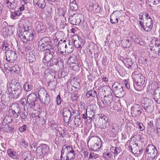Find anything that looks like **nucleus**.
I'll return each mask as SVG.
<instances>
[{"instance_id":"nucleus-49","label":"nucleus","mask_w":160,"mask_h":160,"mask_svg":"<svg viewBox=\"0 0 160 160\" xmlns=\"http://www.w3.org/2000/svg\"><path fill=\"white\" fill-rule=\"evenodd\" d=\"M58 63V62L57 58H52L51 59V62L49 64V65H48V66L51 67L54 65H56Z\"/></svg>"},{"instance_id":"nucleus-50","label":"nucleus","mask_w":160,"mask_h":160,"mask_svg":"<svg viewBox=\"0 0 160 160\" xmlns=\"http://www.w3.org/2000/svg\"><path fill=\"white\" fill-rule=\"evenodd\" d=\"M131 151L134 154H136L137 155L140 154V153L142 152V150L139 149L138 147L137 148H134L133 150H131Z\"/></svg>"},{"instance_id":"nucleus-40","label":"nucleus","mask_w":160,"mask_h":160,"mask_svg":"<svg viewBox=\"0 0 160 160\" xmlns=\"http://www.w3.org/2000/svg\"><path fill=\"white\" fill-rule=\"evenodd\" d=\"M110 125V122H102V124L100 126V128L103 129H105L109 127Z\"/></svg>"},{"instance_id":"nucleus-46","label":"nucleus","mask_w":160,"mask_h":160,"mask_svg":"<svg viewBox=\"0 0 160 160\" xmlns=\"http://www.w3.org/2000/svg\"><path fill=\"white\" fill-rule=\"evenodd\" d=\"M59 134L63 138H66L68 136L67 131L63 129L59 132Z\"/></svg>"},{"instance_id":"nucleus-25","label":"nucleus","mask_w":160,"mask_h":160,"mask_svg":"<svg viewBox=\"0 0 160 160\" xmlns=\"http://www.w3.org/2000/svg\"><path fill=\"white\" fill-rule=\"evenodd\" d=\"M15 28L13 26H8L5 30V32L4 34L6 36H8L12 35L14 31Z\"/></svg>"},{"instance_id":"nucleus-24","label":"nucleus","mask_w":160,"mask_h":160,"mask_svg":"<svg viewBox=\"0 0 160 160\" xmlns=\"http://www.w3.org/2000/svg\"><path fill=\"white\" fill-rule=\"evenodd\" d=\"M33 4L35 5H38L40 8H43L45 6L44 0H33Z\"/></svg>"},{"instance_id":"nucleus-55","label":"nucleus","mask_w":160,"mask_h":160,"mask_svg":"<svg viewBox=\"0 0 160 160\" xmlns=\"http://www.w3.org/2000/svg\"><path fill=\"white\" fill-rule=\"evenodd\" d=\"M95 112L92 111H88L87 110V113L88 116V118H89V119H90L92 118L94 115Z\"/></svg>"},{"instance_id":"nucleus-26","label":"nucleus","mask_w":160,"mask_h":160,"mask_svg":"<svg viewBox=\"0 0 160 160\" xmlns=\"http://www.w3.org/2000/svg\"><path fill=\"white\" fill-rule=\"evenodd\" d=\"M10 110L12 111L13 114H16V112H19L20 110L19 105L17 103L13 104L10 108Z\"/></svg>"},{"instance_id":"nucleus-57","label":"nucleus","mask_w":160,"mask_h":160,"mask_svg":"<svg viewBox=\"0 0 160 160\" xmlns=\"http://www.w3.org/2000/svg\"><path fill=\"white\" fill-rule=\"evenodd\" d=\"M14 3H15L14 2L13 3V2L12 3L11 2H10L9 1H7V6L9 8L11 9H13L14 8L13 4Z\"/></svg>"},{"instance_id":"nucleus-30","label":"nucleus","mask_w":160,"mask_h":160,"mask_svg":"<svg viewBox=\"0 0 160 160\" xmlns=\"http://www.w3.org/2000/svg\"><path fill=\"white\" fill-rule=\"evenodd\" d=\"M93 142L95 143L94 144V148L95 149L99 148V142L101 141L100 138L97 136H94L92 139Z\"/></svg>"},{"instance_id":"nucleus-61","label":"nucleus","mask_w":160,"mask_h":160,"mask_svg":"<svg viewBox=\"0 0 160 160\" xmlns=\"http://www.w3.org/2000/svg\"><path fill=\"white\" fill-rule=\"evenodd\" d=\"M147 3L152 7L153 5H155V3H154V0H147Z\"/></svg>"},{"instance_id":"nucleus-3","label":"nucleus","mask_w":160,"mask_h":160,"mask_svg":"<svg viewBox=\"0 0 160 160\" xmlns=\"http://www.w3.org/2000/svg\"><path fill=\"white\" fill-rule=\"evenodd\" d=\"M28 26L23 25L19 29L17 34L23 42L33 39V34L31 30H28Z\"/></svg>"},{"instance_id":"nucleus-52","label":"nucleus","mask_w":160,"mask_h":160,"mask_svg":"<svg viewBox=\"0 0 160 160\" xmlns=\"http://www.w3.org/2000/svg\"><path fill=\"white\" fill-rule=\"evenodd\" d=\"M41 24V23L39 22H37L35 23L36 29L38 31H40L42 29Z\"/></svg>"},{"instance_id":"nucleus-39","label":"nucleus","mask_w":160,"mask_h":160,"mask_svg":"<svg viewBox=\"0 0 160 160\" xmlns=\"http://www.w3.org/2000/svg\"><path fill=\"white\" fill-rule=\"evenodd\" d=\"M24 90L26 92H29L32 89V86L27 82H26L23 87Z\"/></svg>"},{"instance_id":"nucleus-14","label":"nucleus","mask_w":160,"mask_h":160,"mask_svg":"<svg viewBox=\"0 0 160 160\" xmlns=\"http://www.w3.org/2000/svg\"><path fill=\"white\" fill-rule=\"evenodd\" d=\"M140 106L137 104H134L131 108V114L132 116L136 117L139 116L142 113Z\"/></svg>"},{"instance_id":"nucleus-1","label":"nucleus","mask_w":160,"mask_h":160,"mask_svg":"<svg viewBox=\"0 0 160 160\" xmlns=\"http://www.w3.org/2000/svg\"><path fill=\"white\" fill-rule=\"evenodd\" d=\"M139 22L141 28L147 32L150 31L153 26V22L152 18L146 13L139 15Z\"/></svg>"},{"instance_id":"nucleus-63","label":"nucleus","mask_w":160,"mask_h":160,"mask_svg":"<svg viewBox=\"0 0 160 160\" xmlns=\"http://www.w3.org/2000/svg\"><path fill=\"white\" fill-rule=\"evenodd\" d=\"M20 102L22 105L24 106L27 103L26 98H23L21 99L20 101Z\"/></svg>"},{"instance_id":"nucleus-10","label":"nucleus","mask_w":160,"mask_h":160,"mask_svg":"<svg viewBox=\"0 0 160 160\" xmlns=\"http://www.w3.org/2000/svg\"><path fill=\"white\" fill-rule=\"evenodd\" d=\"M156 42L155 45L152 47L149 46L148 48V52L150 55L153 58H157L160 55V49L159 44H156Z\"/></svg>"},{"instance_id":"nucleus-13","label":"nucleus","mask_w":160,"mask_h":160,"mask_svg":"<svg viewBox=\"0 0 160 160\" xmlns=\"http://www.w3.org/2000/svg\"><path fill=\"white\" fill-rule=\"evenodd\" d=\"M49 147L48 145L42 144L37 148V152L40 156L44 155L48 153Z\"/></svg>"},{"instance_id":"nucleus-38","label":"nucleus","mask_w":160,"mask_h":160,"mask_svg":"<svg viewBox=\"0 0 160 160\" xmlns=\"http://www.w3.org/2000/svg\"><path fill=\"white\" fill-rule=\"evenodd\" d=\"M22 157L24 158L23 160H31L30 153L28 152H24L22 154Z\"/></svg>"},{"instance_id":"nucleus-15","label":"nucleus","mask_w":160,"mask_h":160,"mask_svg":"<svg viewBox=\"0 0 160 160\" xmlns=\"http://www.w3.org/2000/svg\"><path fill=\"white\" fill-rule=\"evenodd\" d=\"M121 15L120 12L118 11H114L110 15V22L112 24L117 23L118 18Z\"/></svg>"},{"instance_id":"nucleus-12","label":"nucleus","mask_w":160,"mask_h":160,"mask_svg":"<svg viewBox=\"0 0 160 160\" xmlns=\"http://www.w3.org/2000/svg\"><path fill=\"white\" fill-rule=\"evenodd\" d=\"M82 18V14L80 13L73 14L69 18L70 23L72 25H78L81 22V18Z\"/></svg>"},{"instance_id":"nucleus-47","label":"nucleus","mask_w":160,"mask_h":160,"mask_svg":"<svg viewBox=\"0 0 160 160\" xmlns=\"http://www.w3.org/2000/svg\"><path fill=\"white\" fill-rule=\"evenodd\" d=\"M2 49L3 50L6 51H9V50H8V45L7 42L4 41L3 42L2 47Z\"/></svg>"},{"instance_id":"nucleus-37","label":"nucleus","mask_w":160,"mask_h":160,"mask_svg":"<svg viewBox=\"0 0 160 160\" xmlns=\"http://www.w3.org/2000/svg\"><path fill=\"white\" fill-rule=\"evenodd\" d=\"M70 68L71 70L74 71H78L79 69V67L76 63L70 64Z\"/></svg>"},{"instance_id":"nucleus-5","label":"nucleus","mask_w":160,"mask_h":160,"mask_svg":"<svg viewBox=\"0 0 160 160\" xmlns=\"http://www.w3.org/2000/svg\"><path fill=\"white\" fill-rule=\"evenodd\" d=\"M61 151V158L62 160H73L75 156V152L70 146L64 145Z\"/></svg>"},{"instance_id":"nucleus-9","label":"nucleus","mask_w":160,"mask_h":160,"mask_svg":"<svg viewBox=\"0 0 160 160\" xmlns=\"http://www.w3.org/2000/svg\"><path fill=\"white\" fill-rule=\"evenodd\" d=\"M113 92L116 96L118 98L123 97L125 94L123 87L119 83H114L113 85Z\"/></svg>"},{"instance_id":"nucleus-11","label":"nucleus","mask_w":160,"mask_h":160,"mask_svg":"<svg viewBox=\"0 0 160 160\" xmlns=\"http://www.w3.org/2000/svg\"><path fill=\"white\" fill-rule=\"evenodd\" d=\"M6 60L8 62L13 63L16 60L17 55L16 52L11 50L6 52Z\"/></svg>"},{"instance_id":"nucleus-20","label":"nucleus","mask_w":160,"mask_h":160,"mask_svg":"<svg viewBox=\"0 0 160 160\" xmlns=\"http://www.w3.org/2000/svg\"><path fill=\"white\" fill-rule=\"evenodd\" d=\"M153 98L155 101L160 104V88L158 87L156 88L153 92Z\"/></svg>"},{"instance_id":"nucleus-22","label":"nucleus","mask_w":160,"mask_h":160,"mask_svg":"<svg viewBox=\"0 0 160 160\" xmlns=\"http://www.w3.org/2000/svg\"><path fill=\"white\" fill-rule=\"evenodd\" d=\"M125 61L126 62L125 66L128 69H134L137 68V64H134L132 63L131 58H127Z\"/></svg>"},{"instance_id":"nucleus-2","label":"nucleus","mask_w":160,"mask_h":160,"mask_svg":"<svg viewBox=\"0 0 160 160\" xmlns=\"http://www.w3.org/2000/svg\"><path fill=\"white\" fill-rule=\"evenodd\" d=\"M132 77L134 81L135 89L138 91H142L145 81V77L141 72L137 71L132 73Z\"/></svg>"},{"instance_id":"nucleus-35","label":"nucleus","mask_w":160,"mask_h":160,"mask_svg":"<svg viewBox=\"0 0 160 160\" xmlns=\"http://www.w3.org/2000/svg\"><path fill=\"white\" fill-rule=\"evenodd\" d=\"M20 70V68L18 65H15L12 67H11L10 70V72H13L16 73H18Z\"/></svg>"},{"instance_id":"nucleus-23","label":"nucleus","mask_w":160,"mask_h":160,"mask_svg":"<svg viewBox=\"0 0 160 160\" xmlns=\"http://www.w3.org/2000/svg\"><path fill=\"white\" fill-rule=\"evenodd\" d=\"M78 39L73 42L75 47L77 48L81 49L83 46V43L81 37H78Z\"/></svg>"},{"instance_id":"nucleus-27","label":"nucleus","mask_w":160,"mask_h":160,"mask_svg":"<svg viewBox=\"0 0 160 160\" xmlns=\"http://www.w3.org/2000/svg\"><path fill=\"white\" fill-rule=\"evenodd\" d=\"M74 46L72 44H70V42H68V44H67L66 49L64 52L66 53H71L73 50Z\"/></svg>"},{"instance_id":"nucleus-58","label":"nucleus","mask_w":160,"mask_h":160,"mask_svg":"<svg viewBox=\"0 0 160 160\" xmlns=\"http://www.w3.org/2000/svg\"><path fill=\"white\" fill-rule=\"evenodd\" d=\"M71 98L73 101H76L78 100V96L76 94H72Z\"/></svg>"},{"instance_id":"nucleus-28","label":"nucleus","mask_w":160,"mask_h":160,"mask_svg":"<svg viewBox=\"0 0 160 160\" xmlns=\"http://www.w3.org/2000/svg\"><path fill=\"white\" fill-rule=\"evenodd\" d=\"M53 58L52 55L48 54L45 53V55L44 57L42 59L43 62L44 63H47V65H49L50 62H51V60L52 58Z\"/></svg>"},{"instance_id":"nucleus-51","label":"nucleus","mask_w":160,"mask_h":160,"mask_svg":"<svg viewBox=\"0 0 160 160\" xmlns=\"http://www.w3.org/2000/svg\"><path fill=\"white\" fill-rule=\"evenodd\" d=\"M77 57L75 55H73L69 57V59L70 61L72 63H76L77 62Z\"/></svg>"},{"instance_id":"nucleus-33","label":"nucleus","mask_w":160,"mask_h":160,"mask_svg":"<svg viewBox=\"0 0 160 160\" xmlns=\"http://www.w3.org/2000/svg\"><path fill=\"white\" fill-rule=\"evenodd\" d=\"M112 156L111 154L109 152L107 149L105 150L103 154V157L105 160H109L112 157Z\"/></svg>"},{"instance_id":"nucleus-48","label":"nucleus","mask_w":160,"mask_h":160,"mask_svg":"<svg viewBox=\"0 0 160 160\" xmlns=\"http://www.w3.org/2000/svg\"><path fill=\"white\" fill-rule=\"evenodd\" d=\"M74 122V124L77 127H78L79 126L81 123L82 120L79 118L77 117L75 118Z\"/></svg>"},{"instance_id":"nucleus-32","label":"nucleus","mask_w":160,"mask_h":160,"mask_svg":"<svg viewBox=\"0 0 160 160\" xmlns=\"http://www.w3.org/2000/svg\"><path fill=\"white\" fill-rule=\"evenodd\" d=\"M110 151L114 155V156H116L120 152V150L118 147H112L110 148Z\"/></svg>"},{"instance_id":"nucleus-19","label":"nucleus","mask_w":160,"mask_h":160,"mask_svg":"<svg viewBox=\"0 0 160 160\" xmlns=\"http://www.w3.org/2000/svg\"><path fill=\"white\" fill-rule=\"evenodd\" d=\"M66 40H61L58 42V48L59 51L62 54H63L65 52V50L66 48L67 44L66 43Z\"/></svg>"},{"instance_id":"nucleus-41","label":"nucleus","mask_w":160,"mask_h":160,"mask_svg":"<svg viewBox=\"0 0 160 160\" xmlns=\"http://www.w3.org/2000/svg\"><path fill=\"white\" fill-rule=\"evenodd\" d=\"M36 121L40 125H43L45 122L43 118L42 117H40L39 116L37 117Z\"/></svg>"},{"instance_id":"nucleus-31","label":"nucleus","mask_w":160,"mask_h":160,"mask_svg":"<svg viewBox=\"0 0 160 160\" xmlns=\"http://www.w3.org/2000/svg\"><path fill=\"white\" fill-rule=\"evenodd\" d=\"M86 96L87 98L91 97L95 98L97 97V93L94 90H91L87 92Z\"/></svg>"},{"instance_id":"nucleus-8","label":"nucleus","mask_w":160,"mask_h":160,"mask_svg":"<svg viewBox=\"0 0 160 160\" xmlns=\"http://www.w3.org/2000/svg\"><path fill=\"white\" fill-rule=\"evenodd\" d=\"M142 106L146 112H150L153 111L154 106L153 101L147 98H144L142 101Z\"/></svg>"},{"instance_id":"nucleus-44","label":"nucleus","mask_w":160,"mask_h":160,"mask_svg":"<svg viewBox=\"0 0 160 160\" xmlns=\"http://www.w3.org/2000/svg\"><path fill=\"white\" fill-rule=\"evenodd\" d=\"M51 47H51L45 50H46V52L45 53L48 54L52 55V56H53V55L55 52V50Z\"/></svg>"},{"instance_id":"nucleus-53","label":"nucleus","mask_w":160,"mask_h":160,"mask_svg":"<svg viewBox=\"0 0 160 160\" xmlns=\"http://www.w3.org/2000/svg\"><path fill=\"white\" fill-rule=\"evenodd\" d=\"M7 153L8 155L12 158H14L16 157L15 155L13 154L12 150L9 149L7 151Z\"/></svg>"},{"instance_id":"nucleus-59","label":"nucleus","mask_w":160,"mask_h":160,"mask_svg":"<svg viewBox=\"0 0 160 160\" xmlns=\"http://www.w3.org/2000/svg\"><path fill=\"white\" fill-rule=\"evenodd\" d=\"M82 152L83 153L84 157H86L88 156L89 152L87 151V150L86 148L82 149Z\"/></svg>"},{"instance_id":"nucleus-60","label":"nucleus","mask_w":160,"mask_h":160,"mask_svg":"<svg viewBox=\"0 0 160 160\" xmlns=\"http://www.w3.org/2000/svg\"><path fill=\"white\" fill-rule=\"evenodd\" d=\"M22 146L25 148H26L28 146V143L26 142L24 139H22L21 142Z\"/></svg>"},{"instance_id":"nucleus-62","label":"nucleus","mask_w":160,"mask_h":160,"mask_svg":"<svg viewBox=\"0 0 160 160\" xmlns=\"http://www.w3.org/2000/svg\"><path fill=\"white\" fill-rule=\"evenodd\" d=\"M56 102L57 105H59L61 104V97L59 95H58L56 98Z\"/></svg>"},{"instance_id":"nucleus-7","label":"nucleus","mask_w":160,"mask_h":160,"mask_svg":"<svg viewBox=\"0 0 160 160\" xmlns=\"http://www.w3.org/2000/svg\"><path fill=\"white\" fill-rule=\"evenodd\" d=\"M39 48L40 50L43 51L47 49L51 46L50 38L48 37H45L38 42Z\"/></svg>"},{"instance_id":"nucleus-36","label":"nucleus","mask_w":160,"mask_h":160,"mask_svg":"<svg viewBox=\"0 0 160 160\" xmlns=\"http://www.w3.org/2000/svg\"><path fill=\"white\" fill-rule=\"evenodd\" d=\"M12 121V119L11 116H6L3 120V123L6 124H8L11 123Z\"/></svg>"},{"instance_id":"nucleus-16","label":"nucleus","mask_w":160,"mask_h":160,"mask_svg":"<svg viewBox=\"0 0 160 160\" xmlns=\"http://www.w3.org/2000/svg\"><path fill=\"white\" fill-rule=\"evenodd\" d=\"M37 98V95L34 93H32L28 96L27 101V103L31 105V107L35 106V102L36 101Z\"/></svg>"},{"instance_id":"nucleus-56","label":"nucleus","mask_w":160,"mask_h":160,"mask_svg":"<svg viewBox=\"0 0 160 160\" xmlns=\"http://www.w3.org/2000/svg\"><path fill=\"white\" fill-rule=\"evenodd\" d=\"M98 157V155L94 153H90L89 156V158L96 159Z\"/></svg>"},{"instance_id":"nucleus-64","label":"nucleus","mask_w":160,"mask_h":160,"mask_svg":"<svg viewBox=\"0 0 160 160\" xmlns=\"http://www.w3.org/2000/svg\"><path fill=\"white\" fill-rule=\"evenodd\" d=\"M4 67L5 69H7L9 71H10L11 67L10 66V64H9L7 63H6L4 64Z\"/></svg>"},{"instance_id":"nucleus-54","label":"nucleus","mask_w":160,"mask_h":160,"mask_svg":"<svg viewBox=\"0 0 160 160\" xmlns=\"http://www.w3.org/2000/svg\"><path fill=\"white\" fill-rule=\"evenodd\" d=\"M119 128L118 125L117 124H114L112 128V132H118L119 131Z\"/></svg>"},{"instance_id":"nucleus-6","label":"nucleus","mask_w":160,"mask_h":160,"mask_svg":"<svg viewBox=\"0 0 160 160\" xmlns=\"http://www.w3.org/2000/svg\"><path fill=\"white\" fill-rule=\"evenodd\" d=\"M145 157L148 160H152L155 158L158 154L157 148L153 145H148L146 149Z\"/></svg>"},{"instance_id":"nucleus-17","label":"nucleus","mask_w":160,"mask_h":160,"mask_svg":"<svg viewBox=\"0 0 160 160\" xmlns=\"http://www.w3.org/2000/svg\"><path fill=\"white\" fill-rule=\"evenodd\" d=\"M62 115L63 117L64 122L66 123L68 122L71 117V112L70 110L67 108H64Z\"/></svg>"},{"instance_id":"nucleus-43","label":"nucleus","mask_w":160,"mask_h":160,"mask_svg":"<svg viewBox=\"0 0 160 160\" xmlns=\"http://www.w3.org/2000/svg\"><path fill=\"white\" fill-rule=\"evenodd\" d=\"M70 8L73 10L75 11L78 8V5L76 2H70Z\"/></svg>"},{"instance_id":"nucleus-45","label":"nucleus","mask_w":160,"mask_h":160,"mask_svg":"<svg viewBox=\"0 0 160 160\" xmlns=\"http://www.w3.org/2000/svg\"><path fill=\"white\" fill-rule=\"evenodd\" d=\"M96 107V106L94 104H91L88 107L87 110L95 112Z\"/></svg>"},{"instance_id":"nucleus-29","label":"nucleus","mask_w":160,"mask_h":160,"mask_svg":"<svg viewBox=\"0 0 160 160\" xmlns=\"http://www.w3.org/2000/svg\"><path fill=\"white\" fill-rule=\"evenodd\" d=\"M104 101L107 105H109L113 101V96L111 94L104 97Z\"/></svg>"},{"instance_id":"nucleus-18","label":"nucleus","mask_w":160,"mask_h":160,"mask_svg":"<svg viewBox=\"0 0 160 160\" xmlns=\"http://www.w3.org/2000/svg\"><path fill=\"white\" fill-rule=\"evenodd\" d=\"M39 98L41 100H44L45 102L47 100V97H48L46 91L44 88H41L38 92Z\"/></svg>"},{"instance_id":"nucleus-34","label":"nucleus","mask_w":160,"mask_h":160,"mask_svg":"<svg viewBox=\"0 0 160 160\" xmlns=\"http://www.w3.org/2000/svg\"><path fill=\"white\" fill-rule=\"evenodd\" d=\"M138 144L134 141L132 140H131L130 142V144L129 146V148L131 150H133L134 148H138Z\"/></svg>"},{"instance_id":"nucleus-42","label":"nucleus","mask_w":160,"mask_h":160,"mask_svg":"<svg viewBox=\"0 0 160 160\" xmlns=\"http://www.w3.org/2000/svg\"><path fill=\"white\" fill-rule=\"evenodd\" d=\"M122 43L124 47L128 48L131 45V42L129 39L124 40L122 41Z\"/></svg>"},{"instance_id":"nucleus-21","label":"nucleus","mask_w":160,"mask_h":160,"mask_svg":"<svg viewBox=\"0 0 160 160\" xmlns=\"http://www.w3.org/2000/svg\"><path fill=\"white\" fill-rule=\"evenodd\" d=\"M89 9L92 12L97 13L99 12L100 8L99 7L98 3H95L89 5Z\"/></svg>"},{"instance_id":"nucleus-4","label":"nucleus","mask_w":160,"mask_h":160,"mask_svg":"<svg viewBox=\"0 0 160 160\" xmlns=\"http://www.w3.org/2000/svg\"><path fill=\"white\" fill-rule=\"evenodd\" d=\"M7 89L12 98L17 99L21 94L22 89L17 82L12 81L7 84Z\"/></svg>"}]
</instances>
